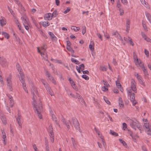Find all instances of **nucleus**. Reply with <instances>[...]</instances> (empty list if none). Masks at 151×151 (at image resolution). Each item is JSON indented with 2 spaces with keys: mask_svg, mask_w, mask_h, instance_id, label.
<instances>
[{
  "mask_svg": "<svg viewBox=\"0 0 151 151\" xmlns=\"http://www.w3.org/2000/svg\"><path fill=\"white\" fill-rule=\"evenodd\" d=\"M138 80V81H140L142 80V78L140 75H139L138 74H137L136 76Z\"/></svg>",
  "mask_w": 151,
  "mask_h": 151,
  "instance_id": "45",
  "label": "nucleus"
},
{
  "mask_svg": "<svg viewBox=\"0 0 151 151\" xmlns=\"http://www.w3.org/2000/svg\"><path fill=\"white\" fill-rule=\"evenodd\" d=\"M139 83L141 85H142L143 86H145V83L143 81V80H140V81H139Z\"/></svg>",
  "mask_w": 151,
  "mask_h": 151,
  "instance_id": "62",
  "label": "nucleus"
},
{
  "mask_svg": "<svg viewBox=\"0 0 151 151\" xmlns=\"http://www.w3.org/2000/svg\"><path fill=\"white\" fill-rule=\"evenodd\" d=\"M89 49L92 51H93L94 50V47L91 44H90L89 45Z\"/></svg>",
  "mask_w": 151,
  "mask_h": 151,
  "instance_id": "57",
  "label": "nucleus"
},
{
  "mask_svg": "<svg viewBox=\"0 0 151 151\" xmlns=\"http://www.w3.org/2000/svg\"><path fill=\"white\" fill-rule=\"evenodd\" d=\"M144 124L146 128L148 129V131L151 132V129L150 127L149 126V124L146 123H144Z\"/></svg>",
  "mask_w": 151,
  "mask_h": 151,
  "instance_id": "24",
  "label": "nucleus"
},
{
  "mask_svg": "<svg viewBox=\"0 0 151 151\" xmlns=\"http://www.w3.org/2000/svg\"><path fill=\"white\" fill-rule=\"evenodd\" d=\"M119 141L125 147H127V145L125 141H124L122 139H119Z\"/></svg>",
  "mask_w": 151,
  "mask_h": 151,
  "instance_id": "31",
  "label": "nucleus"
},
{
  "mask_svg": "<svg viewBox=\"0 0 151 151\" xmlns=\"http://www.w3.org/2000/svg\"><path fill=\"white\" fill-rule=\"evenodd\" d=\"M0 24L3 27L6 24V21L4 19H0Z\"/></svg>",
  "mask_w": 151,
  "mask_h": 151,
  "instance_id": "26",
  "label": "nucleus"
},
{
  "mask_svg": "<svg viewBox=\"0 0 151 151\" xmlns=\"http://www.w3.org/2000/svg\"><path fill=\"white\" fill-rule=\"evenodd\" d=\"M137 63H138V64L139 65V66L141 68L143 69L145 68L143 64L141 62H139V61H138V62H137Z\"/></svg>",
  "mask_w": 151,
  "mask_h": 151,
  "instance_id": "46",
  "label": "nucleus"
},
{
  "mask_svg": "<svg viewBox=\"0 0 151 151\" xmlns=\"http://www.w3.org/2000/svg\"><path fill=\"white\" fill-rule=\"evenodd\" d=\"M116 7L118 8L119 9H121L122 5L119 0L117 2Z\"/></svg>",
  "mask_w": 151,
  "mask_h": 151,
  "instance_id": "35",
  "label": "nucleus"
},
{
  "mask_svg": "<svg viewBox=\"0 0 151 151\" xmlns=\"http://www.w3.org/2000/svg\"><path fill=\"white\" fill-rule=\"evenodd\" d=\"M110 134H111L112 135L115 136H118V134L117 133L115 132H114L111 130H110Z\"/></svg>",
  "mask_w": 151,
  "mask_h": 151,
  "instance_id": "39",
  "label": "nucleus"
},
{
  "mask_svg": "<svg viewBox=\"0 0 151 151\" xmlns=\"http://www.w3.org/2000/svg\"><path fill=\"white\" fill-rule=\"evenodd\" d=\"M144 52L146 55L147 57H148L149 55V52L146 49H145L144 51Z\"/></svg>",
  "mask_w": 151,
  "mask_h": 151,
  "instance_id": "59",
  "label": "nucleus"
},
{
  "mask_svg": "<svg viewBox=\"0 0 151 151\" xmlns=\"http://www.w3.org/2000/svg\"><path fill=\"white\" fill-rule=\"evenodd\" d=\"M51 117L53 120L55 121V122L56 124L60 127V125L59 124L58 122L56 120V118L54 114H52Z\"/></svg>",
  "mask_w": 151,
  "mask_h": 151,
  "instance_id": "17",
  "label": "nucleus"
},
{
  "mask_svg": "<svg viewBox=\"0 0 151 151\" xmlns=\"http://www.w3.org/2000/svg\"><path fill=\"white\" fill-rule=\"evenodd\" d=\"M21 19L22 20V22L23 25H30V24L29 21L27 17L25 16L22 17Z\"/></svg>",
  "mask_w": 151,
  "mask_h": 151,
  "instance_id": "7",
  "label": "nucleus"
},
{
  "mask_svg": "<svg viewBox=\"0 0 151 151\" xmlns=\"http://www.w3.org/2000/svg\"><path fill=\"white\" fill-rule=\"evenodd\" d=\"M1 119L4 125H6L7 123V120L5 116L2 114H0Z\"/></svg>",
  "mask_w": 151,
  "mask_h": 151,
  "instance_id": "12",
  "label": "nucleus"
},
{
  "mask_svg": "<svg viewBox=\"0 0 151 151\" xmlns=\"http://www.w3.org/2000/svg\"><path fill=\"white\" fill-rule=\"evenodd\" d=\"M142 4L145 6H147L148 5V3L145 1V0H140Z\"/></svg>",
  "mask_w": 151,
  "mask_h": 151,
  "instance_id": "41",
  "label": "nucleus"
},
{
  "mask_svg": "<svg viewBox=\"0 0 151 151\" xmlns=\"http://www.w3.org/2000/svg\"><path fill=\"white\" fill-rule=\"evenodd\" d=\"M70 8L69 7H68L66 10L64 11L63 13L65 14H67V13H68L70 11Z\"/></svg>",
  "mask_w": 151,
  "mask_h": 151,
  "instance_id": "51",
  "label": "nucleus"
},
{
  "mask_svg": "<svg viewBox=\"0 0 151 151\" xmlns=\"http://www.w3.org/2000/svg\"><path fill=\"white\" fill-rule=\"evenodd\" d=\"M86 32V27L84 26L83 27V29L82 30V33L84 35Z\"/></svg>",
  "mask_w": 151,
  "mask_h": 151,
  "instance_id": "49",
  "label": "nucleus"
},
{
  "mask_svg": "<svg viewBox=\"0 0 151 151\" xmlns=\"http://www.w3.org/2000/svg\"><path fill=\"white\" fill-rule=\"evenodd\" d=\"M131 88L132 89L135 93H137V88L136 83L135 81L133 79H132L131 80Z\"/></svg>",
  "mask_w": 151,
  "mask_h": 151,
  "instance_id": "8",
  "label": "nucleus"
},
{
  "mask_svg": "<svg viewBox=\"0 0 151 151\" xmlns=\"http://www.w3.org/2000/svg\"><path fill=\"white\" fill-rule=\"evenodd\" d=\"M71 29L75 32L78 31L80 29V28L79 27H76L75 26H72Z\"/></svg>",
  "mask_w": 151,
  "mask_h": 151,
  "instance_id": "32",
  "label": "nucleus"
},
{
  "mask_svg": "<svg viewBox=\"0 0 151 151\" xmlns=\"http://www.w3.org/2000/svg\"><path fill=\"white\" fill-rule=\"evenodd\" d=\"M12 78V76L11 74H10L9 77L7 79V86L9 87V89L10 91H12L13 88H12V82L11 81Z\"/></svg>",
  "mask_w": 151,
  "mask_h": 151,
  "instance_id": "5",
  "label": "nucleus"
},
{
  "mask_svg": "<svg viewBox=\"0 0 151 151\" xmlns=\"http://www.w3.org/2000/svg\"><path fill=\"white\" fill-rule=\"evenodd\" d=\"M46 76L47 77L49 78V79L50 80L52 81V80H53L54 79L53 77L49 73V72L46 70Z\"/></svg>",
  "mask_w": 151,
  "mask_h": 151,
  "instance_id": "16",
  "label": "nucleus"
},
{
  "mask_svg": "<svg viewBox=\"0 0 151 151\" xmlns=\"http://www.w3.org/2000/svg\"><path fill=\"white\" fill-rule=\"evenodd\" d=\"M119 11L120 12V16L123 15L124 14L123 10L122 9H119Z\"/></svg>",
  "mask_w": 151,
  "mask_h": 151,
  "instance_id": "52",
  "label": "nucleus"
},
{
  "mask_svg": "<svg viewBox=\"0 0 151 151\" xmlns=\"http://www.w3.org/2000/svg\"><path fill=\"white\" fill-rule=\"evenodd\" d=\"M71 60L74 63H75L76 64L78 65L80 64V62L76 60L75 58H71Z\"/></svg>",
  "mask_w": 151,
  "mask_h": 151,
  "instance_id": "28",
  "label": "nucleus"
},
{
  "mask_svg": "<svg viewBox=\"0 0 151 151\" xmlns=\"http://www.w3.org/2000/svg\"><path fill=\"white\" fill-rule=\"evenodd\" d=\"M100 69L101 70L103 71H106L107 70L106 67L105 66L101 67Z\"/></svg>",
  "mask_w": 151,
  "mask_h": 151,
  "instance_id": "54",
  "label": "nucleus"
},
{
  "mask_svg": "<svg viewBox=\"0 0 151 151\" xmlns=\"http://www.w3.org/2000/svg\"><path fill=\"white\" fill-rule=\"evenodd\" d=\"M66 48L71 53L73 54L74 53V50L70 46H67Z\"/></svg>",
  "mask_w": 151,
  "mask_h": 151,
  "instance_id": "25",
  "label": "nucleus"
},
{
  "mask_svg": "<svg viewBox=\"0 0 151 151\" xmlns=\"http://www.w3.org/2000/svg\"><path fill=\"white\" fill-rule=\"evenodd\" d=\"M17 70L19 72L20 75L21 74H24L23 72H22V70L20 67V68H18L17 69Z\"/></svg>",
  "mask_w": 151,
  "mask_h": 151,
  "instance_id": "56",
  "label": "nucleus"
},
{
  "mask_svg": "<svg viewBox=\"0 0 151 151\" xmlns=\"http://www.w3.org/2000/svg\"><path fill=\"white\" fill-rule=\"evenodd\" d=\"M34 105L38 116L40 119H42V117L41 114V112L43 110V108L42 104H40L38 106L35 105Z\"/></svg>",
  "mask_w": 151,
  "mask_h": 151,
  "instance_id": "1",
  "label": "nucleus"
},
{
  "mask_svg": "<svg viewBox=\"0 0 151 151\" xmlns=\"http://www.w3.org/2000/svg\"><path fill=\"white\" fill-rule=\"evenodd\" d=\"M0 64L3 66H4L7 64V62L6 59L4 58H2L0 62Z\"/></svg>",
  "mask_w": 151,
  "mask_h": 151,
  "instance_id": "15",
  "label": "nucleus"
},
{
  "mask_svg": "<svg viewBox=\"0 0 151 151\" xmlns=\"http://www.w3.org/2000/svg\"><path fill=\"white\" fill-rule=\"evenodd\" d=\"M79 67H80V69L81 71L83 72L85 66L83 64H82L79 65Z\"/></svg>",
  "mask_w": 151,
  "mask_h": 151,
  "instance_id": "42",
  "label": "nucleus"
},
{
  "mask_svg": "<svg viewBox=\"0 0 151 151\" xmlns=\"http://www.w3.org/2000/svg\"><path fill=\"white\" fill-rule=\"evenodd\" d=\"M20 75V77H19V80L22 84V87L25 91L28 93V90L26 87V84L25 83L24 79V74H21Z\"/></svg>",
  "mask_w": 151,
  "mask_h": 151,
  "instance_id": "2",
  "label": "nucleus"
},
{
  "mask_svg": "<svg viewBox=\"0 0 151 151\" xmlns=\"http://www.w3.org/2000/svg\"><path fill=\"white\" fill-rule=\"evenodd\" d=\"M1 34L2 35H3L7 39H9V35L6 32H2Z\"/></svg>",
  "mask_w": 151,
  "mask_h": 151,
  "instance_id": "30",
  "label": "nucleus"
},
{
  "mask_svg": "<svg viewBox=\"0 0 151 151\" xmlns=\"http://www.w3.org/2000/svg\"><path fill=\"white\" fill-rule=\"evenodd\" d=\"M142 26L144 29L146 31H148L147 29V27L145 24V23L142 21Z\"/></svg>",
  "mask_w": 151,
  "mask_h": 151,
  "instance_id": "36",
  "label": "nucleus"
},
{
  "mask_svg": "<svg viewBox=\"0 0 151 151\" xmlns=\"http://www.w3.org/2000/svg\"><path fill=\"white\" fill-rule=\"evenodd\" d=\"M49 34L50 37V38H52L54 36V35L51 32H49Z\"/></svg>",
  "mask_w": 151,
  "mask_h": 151,
  "instance_id": "60",
  "label": "nucleus"
},
{
  "mask_svg": "<svg viewBox=\"0 0 151 151\" xmlns=\"http://www.w3.org/2000/svg\"><path fill=\"white\" fill-rule=\"evenodd\" d=\"M21 118L22 116L21 114H20V111L19 110L18 111V116L16 118V120L21 128H22V124L21 121Z\"/></svg>",
  "mask_w": 151,
  "mask_h": 151,
  "instance_id": "9",
  "label": "nucleus"
},
{
  "mask_svg": "<svg viewBox=\"0 0 151 151\" xmlns=\"http://www.w3.org/2000/svg\"><path fill=\"white\" fill-rule=\"evenodd\" d=\"M141 35L143 38L145 40H146V38L147 37L145 34L143 32H141Z\"/></svg>",
  "mask_w": 151,
  "mask_h": 151,
  "instance_id": "44",
  "label": "nucleus"
},
{
  "mask_svg": "<svg viewBox=\"0 0 151 151\" xmlns=\"http://www.w3.org/2000/svg\"><path fill=\"white\" fill-rule=\"evenodd\" d=\"M107 88V87H106L105 86H103L102 87V90L104 92L106 91H107L108 90V89Z\"/></svg>",
  "mask_w": 151,
  "mask_h": 151,
  "instance_id": "48",
  "label": "nucleus"
},
{
  "mask_svg": "<svg viewBox=\"0 0 151 151\" xmlns=\"http://www.w3.org/2000/svg\"><path fill=\"white\" fill-rule=\"evenodd\" d=\"M104 36L106 38V39H109L110 37L109 34L106 32L105 33L104 32Z\"/></svg>",
  "mask_w": 151,
  "mask_h": 151,
  "instance_id": "40",
  "label": "nucleus"
},
{
  "mask_svg": "<svg viewBox=\"0 0 151 151\" xmlns=\"http://www.w3.org/2000/svg\"><path fill=\"white\" fill-rule=\"evenodd\" d=\"M116 86L119 88V87H121L122 86L120 84V83L119 81L118 80H117L116 81Z\"/></svg>",
  "mask_w": 151,
  "mask_h": 151,
  "instance_id": "38",
  "label": "nucleus"
},
{
  "mask_svg": "<svg viewBox=\"0 0 151 151\" xmlns=\"http://www.w3.org/2000/svg\"><path fill=\"white\" fill-rule=\"evenodd\" d=\"M47 91L49 93L51 96L54 95V93L52 90L51 89L49 85H47L45 88Z\"/></svg>",
  "mask_w": 151,
  "mask_h": 151,
  "instance_id": "13",
  "label": "nucleus"
},
{
  "mask_svg": "<svg viewBox=\"0 0 151 151\" xmlns=\"http://www.w3.org/2000/svg\"><path fill=\"white\" fill-rule=\"evenodd\" d=\"M41 81L45 88L46 87V86H47V85H49L47 83H45V81L44 80L42 79Z\"/></svg>",
  "mask_w": 151,
  "mask_h": 151,
  "instance_id": "53",
  "label": "nucleus"
},
{
  "mask_svg": "<svg viewBox=\"0 0 151 151\" xmlns=\"http://www.w3.org/2000/svg\"><path fill=\"white\" fill-rule=\"evenodd\" d=\"M69 81L70 83L71 84V86H73L74 84H75L74 81L72 79H71V78H70L69 79Z\"/></svg>",
  "mask_w": 151,
  "mask_h": 151,
  "instance_id": "50",
  "label": "nucleus"
},
{
  "mask_svg": "<svg viewBox=\"0 0 151 151\" xmlns=\"http://www.w3.org/2000/svg\"><path fill=\"white\" fill-rule=\"evenodd\" d=\"M76 70H77L78 72L79 73H80L81 72V71L80 70H81L80 67H79L77 66H76Z\"/></svg>",
  "mask_w": 151,
  "mask_h": 151,
  "instance_id": "61",
  "label": "nucleus"
},
{
  "mask_svg": "<svg viewBox=\"0 0 151 151\" xmlns=\"http://www.w3.org/2000/svg\"><path fill=\"white\" fill-rule=\"evenodd\" d=\"M50 23L48 22H42V25L45 27H47L50 25Z\"/></svg>",
  "mask_w": 151,
  "mask_h": 151,
  "instance_id": "29",
  "label": "nucleus"
},
{
  "mask_svg": "<svg viewBox=\"0 0 151 151\" xmlns=\"http://www.w3.org/2000/svg\"><path fill=\"white\" fill-rule=\"evenodd\" d=\"M121 2L123 4L127 5L128 3V1L127 0H121Z\"/></svg>",
  "mask_w": 151,
  "mask_h": 151,
  "instance_id": "55",
  "label": "nucleus"
},
{
  "mask_svg": "<svg viewBox=\"0 0 151 151\" xmlns=\"http://www.w3.org/2000/svg\"><path fill=\"white\" fill-rule=\"evenodd\" d=\"M103 82L105 86L107 87H108L109 86H110L109 84L106 81L103 80Z\"/></svg>",
  "mask_w": 151,
  "mask_h": 151,
  "instance_id": "37",
  "label": "nucleus"
},
{
  "mask_svg": "<svg viewBox=\"0 0 151 151\" xmlns=\"http://www.w3.org/2000/svg\"><path fill=\"white\" fill-rule=\"evenodd\" d=\"M49 136L51 141L52 143L54 142V134L53 132L52 128L51 126H49Z\"/></svg>",
  "mask_w": 151,
  "mask_h": 151,
  "instance_id": "6",
  "label": "nucleus"
},
{
  "mask_svg": "<svg viewBox=\"0 0 151 151\" xmlns=\"http://www.w3.org/2000/svg\"><path fill=\"white\" fill-rule=\"evenodd\" d=\"M133 57L134 61H136L137 62H138L139 60L137 59V56L135 52H133Z\"/></svg>",
  "mask_w": 151,
  "mask_h": 151,
  "instance_id": "34",
  "label": "nucleus"
},
{
  "mask_svg": "<svg viewBox=\"0 0 151 151\" xmlns=\"http://www.w3.org/2000/svg\"><path fill=\"white\" fill-rule=\"evenodd\" d=\"M72 121L76 129L80 132L79 124L77 119L75 117H73L72 119Z\"/></svg>",
  "mask_w": 151,
  "mask_h": 151,
  "instance_id": "4",
  "label": "nucleus"
},
{
  "mask_svg": "<svg viewBox=\"0 0 151 151\" xmlns=\"http://www.w3.org/2000/svg\"><path fill=\"white\" fill-rule=\"evenodd\" d=\"M45 17L46 19L48 20H50L52 19V17L51 13H48L45 14Z\"/></svg>",
  "mask_w": 151,
  "mask_h": 151,
  "instance_id": "18",
  "label": "nucleus"
},
{
  "mask_svg": "<svg viewBox=\"0 0 151 151\" xmlns=\"http://www.w3.org/2000/svg\"><path fill=\"white\" fill-rule=\"evenodd\" d=\"M119 104L120 106L122 108L124 107V105L122 101V99L121 97L119 98Z\"/></svg>",
  "mask_w": 151,
  "mask_h": 151,
  "instance_id": "19",
  "label": "nucleus"
},
{
  "mask_svg": "<svg viewBox=\"0 0 151 151\" xmlns=\"http://www.w3.org/2000/svg\"><path fill=\"white\" fill-rule=\"evenodd\" d=\"M58 14V13L57 10H55L52 14V17H55L57 16Z\"/></svg>",
  "mask_w": 151,
  "mask_h": 151,
  "instance_id": "23",
  "label": "nucleus"
},
{
  "mask_svg": "<svg viewBox=\"0 0 151 151\" xmlns=\"http://www.w3.org/2000/svg\"><path fill=\"white\" fill-rule=\"evenodd\" d=\"M130 27V25H126V31L128 32H129V30Z\"/></svg>",
  "mask_w": 151,
  "mask_h": 151,
  "instance_id": "63",
  "label": "nucleus"
},
{
  "mask_svg": "<svg viewBox=\"0 0 151 151\" xmlns=\"http://www.w3.org/2000/svg\"><path fill=\"white\" fill-rule=\"evenodd\" d=\"M82 77L83 78L85 79L86 80H88L89 79V77L85 75H82Z\"/></svg>",
  "mask_w": 151,
  "mask_h": 151,
  "instance_id": "43",
  "label": "nucleus"
},
{
  "mask_svg": "<svg viewBox=\"0 0 151 151\" xmlns=\"http://www.w3.org/2000/svg\"><path fill=\"white\" fill-rule=\"evenodd\" d=\"M130 95V99L132 102H133L134 101L135 99V96L134 93H133Z\"/></svg>",
  "mask_w": 151,
  "mask_h": 151,
  "instance_id": "22",
  "label": "nucleus"
},
{
  "mask_svg": "<svg viewBox=\"0 0 151 151\" xmlns=\"http://www.w3.org/2000/svg\"><path fill=\"white\" fill-rule=\"evenodd\" d=\"M37 50L38 52H39L41 55V56H42L43 55H45L46 56V58H45V60L46 61H47L48 60V57H47V55L46 54H45V53L43 52H41L40 50H39V47H37Z\"/></svg>",
  "mask_w": 151,
  "mask_h": 151,
  "instance_id": "20",
  "label": "nucleus"
},
{
  "mask_svg": "<svg viewBox=\"0 0 151 151\" xmlns=\"http://www.w3.org/2000/svg\"><path fill=\"white\" fill-rule=\"evenodd\" d=\"M31 93L33 96L32 99L34 101H35V94L38 95V92L36 88H34L33 90H32L31 91Z\"/></svg>",
  "mask_w": 151,
  "mask_h": 151,
  "instance_id": "11",
  "label": "nucleus"
},
{
  "mask_svg": "<svg viewBox=\"0 0 151 151\" xmlns=\"http://www.w3.org/2000/svg\"><path fill=\"white\" fill-rule=\"evenodd\" d=\"M2 138L3 139V141H4V145H6V134L5 133V132L4 131H3L2 132Z\"/></svg>",
  "mask_w": 151,
  "mask_h": 151,
  "instance_id": "14",
  "label": "nucleus"
},
{
  "mask_svg": "<svg viewBox=\"0 0 151 151\" xmlns=\"http://www.w3.org/2000/svg\"><path fill=\"white\" fill-rule=\"evenodd\" d=\"M94 129L95 131L96 132L97 134H98L99 136V137L100 136H100V132L99 130L98 129H96V127L94 128Z\"/></svg>",
  "mask_w": 151,
  "mask_h": 151,
  "instance_id": "58",
  "label": "nucleus"
},
{
  "mask_svg": "<svg viewBox=\"0 0 151 151\" xmlns=\"http://www.w3.org/2000/svg\"><path fill=\"white\" fill-rule=\"evenodd\" d=\"M112 35L115 36V37H118L119 36L120 37V40H121L122 41H123V40L122 39L121 37L117 31L113 32L112 34Z\"/></svg>",
  "mask_w": 151,
  "mask_h": 151,
  "instance_id": "21",
  "label": "nucleus"
},
{
  "mask_svg": "<svg viewBox=\"0 0 151 151\" xmlns=\"http://www.w3.org/2000/svg\"><path fill=\"white\" fill-rule=\"evenodd\" d=\"M130 125L133 129H136V127H138L139 122L136 119L134 120L130 119L129 120Z\"/></svg>",
  "mask_w": 151,
  "mask_h": 151,
  "instance_id": "3",
  "label": "nucleus"
},
{
  "mask_svg": "<svg viewBox=\"0 0 151 151\" xmlns=\"http://www.w3.org/2000/svg\"><path fill=\"white\" fill-rule=\"evenodd\" d=\"M10 100V106L11 107H13L14 104V100L13 98L12 99H9Z\"/></svg>",
  "mask_w": 151,
  "mask_h": 151,
  "instance_id": "33",
  "label": "nucleus"
},
{
  "mask_svg": "<svg viewBox=\"0 0 151 151\" xmlns=\"http://www.w3.org/2000/svg\"><path fill=\"white\" fill-rule=\"evenodd\" d=\"M145 15L148 20L151 23V16L150 14L147 12L145 13Z\"/></svg>",
  "mask_w": 151,
  "mask_h": 151,
  "instance_id": "27",
  "label": "nucleus"
},
{
  "mask_svg": "<svg viewBox=\"0 0 151 151\" xmlns=\"http://www.w3.org/2000/svg\"><path fill=\"white\" fill-rule=\"evenodd\" d=\"M76 98H78V99H80L82 97L78 93H76Z\"/></svg>",
  "mask_w": 151,
  "mask_h": 151,
  "instance_id": "64",
  "label": "nucleus"
},
{
  "mask_svg": "<svg viewBox=\"0 0 151 151\" xmlns=\"http://www.w3.org/2000/svg\"><path fill=\"white\" fill-rule=\"evenodd\" d=\"M104 99L105 101V102L107 104H111L110 102L107 99L106 97H104Z\"/></svg>",
  "mask_w": 151,
  "mask_h": 151,
  "instance_id": "47",
  "label": "nucleus"
},
{
  "mask_svg": "<svg viewBox=\"0 0 151 151\" xmlns=\"http://www.w3.org/2000/svg\"><path fill=\"white\" fill-rule=\"evenodd\" d=\"M61 121L65 124L68 130H69L70 129V126L69 125V124H71V123L70 120H68V121H65L64 118H63L62 120Z\"/></svg>",
  "mask_w": 151,
  "mask_h": 151,
  "instance_id": "10",
  "label": "nucleus"
}]
</instances>
